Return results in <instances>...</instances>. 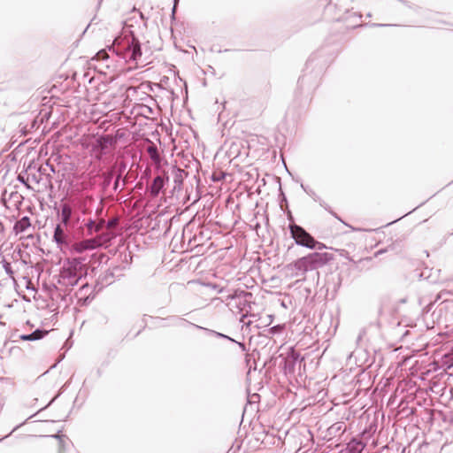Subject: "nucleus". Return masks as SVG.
I'll return each instance as SVG.
<instances>
[{
  "label": "nucleus",
  "instance_id": "f257e3e1",
  "mask_svg": "<svg viewBox=\"0 0 453 453\" xmlns=\"http://www.w3.org/2000/svg\"><path fill=\"white\" fill-rule=\"evenodd\" d=\"M331 259L332 255L329 253L312 252L288 264L287 268L292 272L293 276L303 277L304 280V276L308 272L317 271L326 265Z\"/></svg>",
  "mask_w": 453,
  "mask_h": 453
},
{
  "label": "nucleus",
  "instance_id": "f03ea898",
  "mask_svg": "<svg viewBox=\"0 0 453 453\" xmlns=\"http://www.w3.org/2000/svg\"><path fill=\"white\" fill-rule=\"evenodd\" d=\"M228 310L234 317V323H242V328L245 326L249 327L251 321L247 322L244 319L248 317L250 311V301L248 297L251 296V293L245 290L234 289L232 292L228 290Z\"/></svg>",
  "mask_w": 453,
  "mask_h": 453
},
{
  "label": "nucleus",
  "instance_id": "7ed1b4c3",
  "mask_svg": "<svg viewBox=\"0 0 453 453\" xmlns=\"http://www.w3.org/2000/svg\"><path fill=\"white\" fill-rule=\"evenodd\" d=\"M291 237L298 246L305 247L310 250H323L326 248L325 244L317 241L310 233H308L303 226L292 223L288 226Z\"/></svg>",
  "mask_w": 453,
  "mask_h": 453
},
{
  "label": "nucleus",
  "instance_id": "20e7f679",
  "mask_svg": "<svg viewBox=\"0 0 453 453\" xmlns=\"http://www.w3.org/2000/svg\"><path fill=\"white\" fill-rule=\"evenodd\" d=\"M237 152V145L235 142H233L228 149V157H230L231 154H235L234 157L228 161V176H233V178L228 180V191L232 188V186H229L230 183L236 182L237 184H240L242 181H243L242 175H247V173H242L240 169L237 170V173L233 172L234 168L238 167V164L234 162V159L238 157Z\"/></svg>",
  "mask_w": 453,
  "mask_h": 453
},
{
  "label": "nucleus",
  "instance_id": "39448f33",
  "mask_svg": "<svg viewBox=\"0 0 453 453\" xmlns=\"http://www.w3.org/2000/svg\"><path fill=\"white\" fill-rule=\"evenodd\" d=\"M228 351L231 352V354H236L241 358H243L245 362H248V353L247 349L244 343L237 342L228 336Z\"/></svg>",
  "mask_w": 453,
  "mask_h": 453
},
{
  "label": "nucleus",
  "instance_id": "423d86ee",
  "mask_svg": "<svg viewBox=\"0 0 453 453\" xmlns=\"http://www.w3.org/2000/svg\"><path fill=\"white\" fill-rule=\"evenodd\" d=\"M300 360V355L295 351H291L288 354L286 358L284 359L283 370L286 374L294 373L295 366L296 363Z\"/></svg>",
  "mask_w": 453,
  "mask_h": 453
},
{
  "label": "nucleus",
  "instance_id": "0eeeda50",
  "mask_svg": "<svg viewBox=\"0 0 453 453\" xmlns=\"http://www.w3.org/2000/svg\"><path fill=\"white\" fill-rule=\"evenodd\" d=\"M142 55L140 43L137 40L132 39L126 49V58L136 61Z\"/></svg>",
  "mask_w": 453,
  "mask_h": 453
},
{
  "label": "nucleus",
  "instance_id": "6e6552de",
  "mask_svg": "<svg viewBox=\"0 0 453 453\" xmlns=\"http://www.w3.org/2000/svg\"><path fill=\"white\" fill-rule=\"evenodd\" d=\"M100 245L96 239L84 240L73 245V250L77 253H82L88 250H93Z\"/></svg>",
  "mask_w": 453,
  "mask_h": 453
},
{
  "label": "nucleus",
  "instance_id": "1a4fd4ad",
  "mask_svg": "<svg viewBox=\"0 0 453 453\" xmlns=\"http://www.w3.org/2000/svg\"><path fill=\"white\" fill-rule=\"evenodd\" d=\"M365 447L362 441L352 439L340 453H362Z\"/></svg>",
  "mask_w": 453,
  "mask_h": 453
},
{
  "label": "nucleus",
  "instance_id": "9d476101",
  "mask_svg": "<svg viewBox=\"0 0 453 453\" xmlns=\"http://www.w3.org/2000/svg\"><path fill=\"white\" fill-rule=\"evenodd\" d=\"M54 241L57 242L58 246L62 248L64 244H66V234L64 232V229L60 225H58L54 231L53 235Z\"/></svg>",
  "mask_w": 453,
  "mask_h": 453
},
{
  "label": "nucleus",
  "instance_id": "9b49d317",
  "mask_svg": "<svg viewBox=\"0 0 453 453\" xmlns=\"http://www.w3.org/2000/svg\"><path fill=\"white\" fill-rule=\"evenodd\" d=\"M346 426L343 422H336L327 428L329 436H338L344 433Z\"/></svg>",
  "mask_w": 453,
  "mask_h": 453
},
{
  "label": "nucleus",
  "instance_id": "f8f14e48",
  "mask_svg": "<svg viewBox=\"0 0 453 453\" xmlns=\"http://www.w3.org/2000/svg\"><path fill=\"white\" fill-rule=\"evenodd\" d=\"M30 226V219L28 217H23L15 223L13 229L16 234H19L25 232Z\"/></svg>",
  "mask_w": 453,
  "mask_h": 453
},
{
  "label": "nucleus",
  "instance_id": "ddd939ff",
  "mask_svg": "<svg viewBox=\"0 0 453 453\" xmlns=\"http://www.w3.org/2000/svg\"><path fill=\"white\" fill-rule=\"evenodd\" d=\"M165 180L162 177L157 176L154 179L153 183L150 187V193L153 196H157L159 194V191L164 187Z\"/></svg>",
  "mask_w": 453,
  "mask_h": 453
},
{
  "label": "nucleus",
  "instance_id": "4468645a",
  "mask_svg": "<svg viewBox=\"0 0 453 453\" xmlns=\"http://www.w3.org/2000/svg\"><path fill=\"white\" fill-rule=\"evenodd\" d=\"M48 334V331L35 330L34 333L30 334H22L19 336L22 341H35L42 339Z\"/></svg>",
  "mask_w": 453,
  "mask_h": 453
},
{
  "label": "nucleus",
  "instance_id": "2eb2a0df",
  "mask_svg": "<svg viewBox=\"0 0 453 453\" xmlns=\"http://www.w3.org/2000/svg\"><path fill=\"white\" fill-rule=\"evenodd\" d=\"M441 362V366L446 370L453 368V349L442 356Z\"/></svg>",
  "mask_w": 453,
  "mask_h": 453
},
{
  "label": "nucleus",
  "instance_id": "dca6fc26",
  "mask_svg": "<svg viewBox=\"0 0 453 453\" xmlns=\"http://www.w3.org/2000/svg\"><path fill=\"white\" fill-rule=\"evenodd\" d=\"M72 216V208L69 204L64 203L61 208L62 222L66 226Z\"/></svg>",
  "mask_w": 453,
  "mask_h": 453
},
{
  "label": "nucleus",
  "instance_id": "f3484780",
  "mask_svg": "<svg viewBox=\"0 0 453 453\" xmlns=\"http://www.w3.org/2000/svg\"><path fill=\"white\" fill-rule=\"evenodd\" d=\"M260 401V395L257 393L249 394L247 397L248 404L252 407H257V404Z\"/></svg>",
  "mask_w": 453,
  "mask_h": 453
},
{
  "label": "nucleus",
  "instance_id": "a211bd4d",
  "mask_svg": "<svg viewBox=\"0 0 453 453\" xmlns=\"http://www.w3.org/2000/svg\"><path fill=\"white\" fill-rule=\"evenodd\" d=\"M53 438L57 441L58 453H65V443L63 436L55 435Z\"/></svg>",
  "mask_w": 453,
  "mask_h": 453
},
{
  "label": "nucleus",
  "instance_id": "6ab92c4d",
  "mask_svg": "<svg viewBox=\"0 0 453 453\" xmlns=\"http://www.w3.org/2000/svg\"><path fill=\"white\" fill-rule=\"evenodd\" d=\"M148 153L150 155V157L155 161V162H158L159 161V155L157 153V150L155 146H150L148 148Z\"/></svg>",
  "mask_w": 453,
  "mask_h": 453
},
{
  "label": "nucleus",
  "instance_id": "aec40b11",
  "mask_svg": "<svg viewBox=\"0 0 453 453\" xmlns=\"http://www.w3.org/2000/svg\"><path fill=\"white\" fill-rule=\"evenodd\" d=\"M302 188L309 195L311 196L314 201L319 202L320 200L319 196L311 189H308L304 187V185H301Z\"/></svg>",
  "mask_w": 453,
  "mask_h": 453
},
{
  "label": "nucleus",
  "instance_id": "412c9836",
  "mask_svg": "<svg viewBox=\"0 0 453 453\" xmlns=\"http://www.w3.org/2000/svg\"><path fill=\"white\" fill-rule=\"evenodd\" d=\"M284 329L283 325H276L274 326H272L269 331L273 334H280Z\"/></svg>",
  "mask_w": 453,
  "mask_h": 453
},
{
  "label": "nucleus",
  "instance_id": "4be33fe9",
  "mask_svg": "<svg viewBox=\"0 0 453 453\" xmlns=\"http://www.w3.org/2000/svg\"><path fill=\"white\" fill-rule=\"evenodd\" d=\"M234 231H228V247L227 250H229L231 248H233L234 243L231 240V238L234 239V242H237V240L235 239V235L233 234Z\"/></svg>",
  "mask_w": 453,
  "mask_h": 453
},
{
  "label": "nucleus",
  "instance_id": "5701e85b",
  "mask_svg": "<svg viewBox=\"0 0 453 453\" xmlns=\"http://www.w3.org/2000/svg\"><path fill=\"white\" fill-rule=\"evenodd\" d=\"M227 203H228V209H233V207L234 206L235 208H238L239 207V204L236 203L232 196V195H228V200H227Z\"/></svg>",
  "mask_w": 453,
  "mask_h": 453
},
{
  "label": "nucleus",
  "instance_id": "b1692460",
  "mask_svg": "<svg viewBox=\"0 0 453 453\" xmlns=\"http://www.w3.org/2000/svg\"><path fill=\"white\" fill-rule=\"evenodd\" d=\"M329 213L332 214L335 219H337L342 224L349 226V225L346 222H344L333 210H329ZM349 227H351V226H349Z\"/></svg>",
  "mask_w": 453,
  "mask_h": 453
},
{
  "label": "nucleus",
  "instance_id": "393cba45",
  "mask_svg": "<svg viewBox=\"0 0 453 453\" xmlns=\"http://www.w3.org/2000/svg\"><path fill=\"white\" fill-rule=\"evenodd\" d=\"M320 206H322L325 210H326L329 212V210H332L323 200L319 201Z\"/></svg>",
  "mask_w": 453,
  "mask_h": 453
},
{
  "label": "nucleus",
  "instance_id": "a878e982",
  "mask_svg": "<svg viewBox=\"0 0 453 453\" xmlns=\"http://www.w3.org/2000/svg\"><path fill=\"white\" fill-rule=\"evenodd\" d=\"M116 226V222L114 220L109 221L107 224V228L111 229Z\"/></svg>",
  "mask_w": 453,
  "mask_h": 453
},
{
  "label": "nucleus",
  "instance_id": "bb28decb",
  "mask_svg": "<svg viewBox=\"0 0 453 453\" xmlns=\"http://www.w3.org/2000/svg\"><path fill=\"white\" fill-rule=\"evenodd\" d=\"M103 224H104V221H101L100 223L96 224L95 226V231L98 232L102 228Z\"/></svg>",
  "mask_w": 453,
  "mask_h": 453
},
{
  "label": "nucleus",
  "instance_id": "cd10ccee",
  "mask_svg": "<svg viewBox=\"0 0 453 453\" xmlns=\"http://www.w3.org/2000/svg\"><path fill=\"white\" fill-rule=\"evenodd\" d=\"M288 219L291 222L290 224L294 223V219L290 211L288 212Z\"/></svg>",
  "mask_w": 453,
  "mask_h": 453
},
{
  "label": "nucleus",
  "instance_id": "c85d7f7f",
  "mask_svg": "<svg viewBox=\"0 0 453 453\" xmlns=\"http://www.w3.org/2000/svg\"><path fill=\"white\" fill-rule=\"evenodd\" d=\"M373 27H388V24H372Z\"/></svg>",
  "mask_w": 453,
  "mask_h": 453
},
{
  "label": "nucleus",
  "instance_id": "c756f323",
  "mask_svg": "<svg viewBox=\"0 0 453 453\" xmlns=\"http://www.w3.org/2000/svg\"><path fill=\"white\" fill-rule=\"evenodd\" d=\"M365 334V331L361 332L357 337V341L361 340L363 334Z\"/></svg>",
  "mask_w": 453,
  "mask_h": 453
},
{
  "label": "nucleus",
  "instance_id": "7c9ffc66",
  "mask_svg": "<svg viewBox=\"0 0 453 453\" xmlns=\"http://www.w3.org/2000/svg\"><path fill=\"white\" fill-rule=\"evenodd\" d=\"M99 54H102V57H104V55H106V52H100Z\"/></svg>",
  "mask_w": 453,
  "mask_h": 453
},
{
  "label": "nucleus",
  "instance_id": "2f4dec72",
  "mask_svg": "<svg viewBox=\"0 0 453 453\" xmlns=\"http://www.w3.org/2000/svg\"><path fill=\"white\" fill-rule=\"evenodd\" d=\"M99 54H102V57H104V55H106V52H100Z\"/></svg>",
  "mask_w": 453,
  "mask_h": 453
},
{
  "label": "nucleus",
  "instance_id": "473e14b6",
  "mask_svg": "<svg viewBox=\"0 0 453 453\" xmlns=\"http://www.w3.org/2000/svg\"><path fill=\"white\" fill-rule=\"evenodd\" d=\"M232 272L228 269L227 274L230 275Z\"/></svg>",
  "mask_w": 453,
  "mask_h": 453
},
{
  "label": "nucleus",
  "instance_id": "72a5a7b5",
  "mask_svg": "<svg viewBox=\"0 0 453 453\" xmlns=\"http://www.w3.org/2000/svg\"><path fill=\"white\" fill-rule=\"evenodd\" d=\"M19 179L20 180V181H23L24 182V180L19 176Z\"/></svg>",
  "mask_w": 453,
  "mask_h": 453
},
{
  "label": "nucleus",
  "instance_id": "f704fd0d",
  "mask_svg": "<svg viewBox=\"0 0 453 453\" xmlns=\"http://www.w3.org/2000/svg\"><path fill=\"white\" fill-rule=\"evenodd\" d=\"M353 231H357V228H354V227H351Z\"/></svg>",
  "mask_w": 453,
  "mask_h": 453
}]
</instances>
